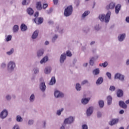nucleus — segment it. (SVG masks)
<instances>
[{
    "label": "nucleus",
    "mask_w": 129,
    "mask_h": 129,
    "mask_svg": "<svg viewBox=\"0 0 129 129\" xmlns=\"http://www.w3.org/2000/svg\"><path fill=\"white\" fill-rule=\"evenodd\" d=\"M111 15V12L110 11H109L107 12L106 15L104 14H100L99 16V19L101 22H105L106 23H108L109 22V20H110V16Z\"/></svg>",
    "instance_id": "1"
},
{
    "label": "nucleus",
    "mask_w": 129,
    "mask_h": 129,
    "mask_svg": "<svg viewBox=\"0 0 129 129\" xmlns=\"http://www.w3.org/2000/svg\"><path fill=\"white\" fill-rule=\"evenodd\" d=\"M16 62L14 60H11L8 62L7 64V69L9 72L12 73L14 72L15 69H16Z\"/></svg>",
    "instance_id": "2"
},
{
    "label": "nucleus",
    "mask_w": 129,
    "mask_h": 129,
    "mask_svg": "<svg viewBox=\"0 0 129 129\" xmlns=\"http://www.w3.org/2000/svg\"><path fill=\"white\" fill-rule=\"evenodd\" d=\"M72 12H73V8L72 7V6H68L67 8L64 9V17H70V16L72 15Z\"/></svg>",
    "instance_id": "3"
},
{
    "label": "nucleus",
    "mask_w": 129,
    "mask_h": 129,
    "mask_svg": "<svg viewBox=\"0 0 129 129\" xmlns=\"http://www.w3.org/2000/svg\"><path fill=\"white\" fill-rule=\"evenodd\" d=\"M74 120H75V117L70 116L64 120L63 123L65 124H71V123H73L74 122Z\"/></svg>",
    "instance_id": "4"
},
{
    "label": "nucleus",
    "mask_w": 129,
    "mask_h": 129,
    "mask_svg": "<svg viewBox=\"0 0 129 129\" xmlns=\"http://www.w3.org/2000/svg\"><path fill=\"white\" fill-rule=\"evenodd\" d=\"M54 95L55 98H62L64 97V93L58 90L54 91Z\"/></svg>",
    "instance_id": "5"
},
{
    "label": "nucleus",
    "mask_w": 129,
    "mask_h": 129,
    "mask_svg": "<svg viewBox=\"0 0 129 129\" xmlns=\"http://www.w3.org/2000/svg\"><path fill=\"white\" fill-rule=\"evenodd\" d=\"M115 2H111L109 5H107L106 8L107 10H114V8H115Z\"/></svg>",
    "instance_id": "6"
},
{
    "label": "nucleus",
    "mask_w": 129,
    "mask_h": 129,
    "mask_svg": "<svg viewBox=\"0 0 129 129\" xmlns=\"http://www.w3.org/2000/svg\"><path fill=\"white\" fill-rule=\"evenodd\" d=\"M8 110H3L1 113H0V118L2 119H5L7 116H8Z\"/></svg>",
    "instance_id": "7"
},
{
    "label": "nucleus",
    "mask_w": 129,
    "mask_h": 129,
    "mask_svg": "<svg viewBox=\"0 0 129 129\" xmlns=\"http://www.w3.org/2000/svg\"><path fill=\"white\" fill-rule=\"evenodd\" d=\"M114 79H119L121 81H123V80H124V76L120 73H116L114 76Z\"/></svg>",
    "instance_id": "8"
},
{
    "label": "nucleus",
    "mask_w": 129,
    "mask_h": 129,
    "mask_svg": "<svg viewBox=\"0 0 129 129\" xmlns=\"http://www.w3.org/2000/svg\"><path fill=\"white\" fill-rule=\"evenodd\" d=\"M94 108L93 107H89L87 109L86 113L87 116H90L93 113Z\"/></svg>",
    "instance_id": "9"
},
{
    "label": "nucleus",
    "mask_w": 129,
    "mask_h": 129,
    "mask_svg": "<svg viewBox=\"0 0 129 129\" xmlns=\"http://www.w3.org/2000/svg\"><path fill=\"white\" fill-rule=\"evenodd\" d=\"M66 53H63L60 55V58H59V62L60 64H63L64 62L65 61V60H66Z\"/></svg>",
    "instance_id": "10"
},
{
    "label": "nucleus",
    "mask_w": 129,
    "mask_h": 129,
    "mask_svg": "<svg viewBox=\"0 0 129 129\" xmlns=\"http://www.w3.org/2000/svg\"><path fill=\"white\" fill-rule=\"evenodd\" d=\"M91 98L87 97V98H82L81 100V103L84 105H86V104H88V102L90 101Z\"/></svg>",
    "instance_id": "11"
},
{
    "label": "nucleus",
    "mask_w": 129,
    "mask_h": 129,
    "mask_svg": "<svg viewBox=\"0 0 129 129\" xmlns=\"http://www.w3.org/2000/svg\"><path fill=\"white\" fill-rule=\"evenodd\" d=\"M39 88L42 92H44L45 90H46V89L47 88V86H46V84H45V82H41L40 83L39 85Z\"/></svg>",
    "instance_id": "12"
},
{
    "label": "nucleus",
    "mask_w": 129,
    "mask_h": 129,
    "mask_svg": "<svg viewBox=\"0 0 129 129\" xmlns=\"http://www.w3.org/2000/svg\"><path fill=\"white\" fill-rule=\"evenodd\" d=\"M124 39H125V33L121 34L118 36L119 42H123V41H124Z\"/></svg>",
    "instance_id": "13"
},
{
    "label": "nucleus",
    "mask_w": 129,
    "mask_h": 129,
    "mask_svg": "<svg viewBox=\"0 0 129 129\" xmlns=\"http://www.w3.org/2000/svg\"><path fill=\"white\" fill-rule=\"evenodd\" d=\"M34 21L35 22V24H37V25H40V24L43 23L44 20L42 18H35L34 19Z\"/></svg>",
    "instance_id": "14"
},
{
    "label": "nucleus",
    "mask_w": 129,
    "mask_h": 129,
    "mask_svg": "<svg viewBox=\"0 0 129 129\" xmlns=\"http://www.w3.org/2000/svg\"><path fill=\"white\" fill-rule=\"evenodd\" d=\"M119 119L118 118L112 119L110 122H109V124L110 125H114L118 123Z\"/></svg>",
    "instance_id": "15"
},
{
    "label": "nucleus",
    "mask_w": 129,
    "mask_h": 129,
    "mask_svg": "<svg viewBox=\"0 0 129 129\" xmlns=\"http://www.w3.org/2000/svg\"><path fill=\"white\" fill-rule=\"evenodd\" d=\"M120 9H121V5L120 4H117L116 5V6H115V13L116 15L119 14Z\"/></svg>",
    "instance_id": "16"
},
{
    "label": "nucleus",
    "mask_w": 129,
    "mask_h": 129,
    "mask_svg": "<svg viewBox=\"0 0 129 129\" xmlns=\"http://www.w3.org/2000/svg\"><path fill=\"white\" fill-rule=\"evenodd\" d=\"M52 71V68L51 67H46L44 69V73L45 74H50Z\"/></svg>",
    "instance_id": "17"
},
{
    "label": "nucleus",
    "mask_w": 129,
    "mask_h": 129,
    "mask_svg": "<svg viewBox=\"0 0 129 129\" xmlns=\"http://www.w3.org/2000/svg\"><path fill=\"white\" fill-rule=\"evenodd\" d=\"M39 35V30H35L32 34L31 38L33 40L35 39H37L38 38V36Z\"/></svg>",
    "instance_id": "18"
},
{
    "label": "nucleus",
    "mask_w": 129,
    "mask_h": 129,
    "mask_svg": "<svg viewBox=\"0 0 129 129\" xmlns=\"http://www.w3.org/2000/svg\"><path fill=\"white\" fill-rule=\"evenodd\" d=\"M49 60V57L47 56H44L42 59L40 61V63L41 64H45V63H47L48 60Z\"/></svg>",
    "instance_id": "19"
},
{
    "label": "nucleus",
    "mask_w": 129,
    "mask_h": 129,
    "mask_svg": "<svg viewBox=\"0 0 129 129\" xmlns=\"http://www.w3.org/2000/svg\"><path fill=\"white\" fill-rule=\"evenodd\" d=\"M14 53H15V48H11L10 50L6 52V54L8 56H12V55H13Z\"/></svg>",
    "instance_id": "20"
},
{
    "label": "nucleus",
    "mask_w": 129,
    "mask_h": 129,
    "mask_svg": "<svg viewBox=\"0 0 129 129\" xmlns=\"http://www.w3.org/2000/svg\"><path fill=\"white\" fill-rule=\"evenodd\" d=\"M20 29L22 32H26L28 30V27L25 24H22L21 25Z\"/></svg>",
    "instance_id": "21"
},
{
    "label": "nucleus",
    "mask_w": 129,
    "mask_h": 129,
    "mask_svg": "<svg viewBox=\"0 0 129 129\" xmlns=\"http://www.w3.org/2000/svg\"><path fill=\"white\" fill-rule=\"evenodd\" d=\"M44 54V49H40L37 52V56L38 57H42Z\"/></svg>",
    "instance_id": "22"
},
{
    "label": "nucleus",
    "mask_w": 129,
    "mask_h": 129,
    "mask_svg": "<svg viewBox=\"0 0 129 129\" xmlns=\"http://www.w3.org/2000/svg\"><path fill=\"white\" fill-rule=\"evenodd\" d=\"M36 9L38 11H41L42 10V3L41 2L36 3Z\"/></svg>",
    "instance_id": "23"
},
{
    "label": "nucleus",
    "mask_w": 129,
    "mask_h": 129,
    "mask_svg": "<svg viewBox=\"0 0 129 129\" xmlns=\"http://www.w3.org/2000/svg\"><path fill=\"white\" fill-rule=\"evenodd\" d=\"M16 121L17 122H23V120H24V119H23V117L20 115H17L16 117Z\"/></svg>",
    "instance_id": "24"
},
{
    "label": "nucleus",
    "mask_w": 129,
    "mask_h": 129,
    "mask_svg": "<svg viewBox=\"0 0 129 129\" xmlns=\"http://www.w3.org/2000/svg\"><path fill=\"white\" fill-rule=\"evenodd\" d=\"M102 82H103V78L99 77L97 80L96 83L97 85H100V84H102Z\"/></svg>",
    "instance_id": "25"
},
{
    "label": "nucleus",
    "mask_w": 129,
    "mask_h": 129,
    "mask_svg": "<svg viewBox=\"0 0 129 129\" xmlns=\"http://www.w3.org/2000/svg\"><path fill=\"white\" fill-rule=\"evenodd\" d=\"M100 70L98 68L95 69L93 71V74L95 76L99 75Z\"/></svg>",
    "instance_id": "26"
},
{
    "label": "nucleus",
    "mask_w": 129,
    "mask_h": 129,
    "mask_svg": "<svg viewBox=\"0 0 129 129\" xmlns=\"http://www.w3.org/2000/svg\"><path fill=\"white\" fill-rule=\"evenodd\" d=\"M56 83V79L54 77H52L49 83V85H54Z\"/></svg>",
    "instance_id": "27"
},
{
    "label": "nucleus",
    "mask_w": 129,
    "mask_h": 129,
    "mask_svg": "<svg viewBox=\"0 0 129 129\" xmlns=\"http://www.w3.org/2000/svg\"><path fill=\"white\" fill-rule=\"evenodd\" d=\"M119 105L120 106V107H122V108H126V105L124 103V102L122 101H120L119 102Z\"/></svg>",
    "instance_id": "28"
},
{
    "label": "nucleus",
    "mask_w": 129,
    "mask_h": 129,
    "mask_svg": "<svg viewBox=\"0 0 129 129\" xmlns=\"http://www.w3.org/2000/svg\"><path fill=\"white\" fill-rule=\"evenodd\" d=\"M56 32H58V33H60V34H62L64 33V30L63 28H61L59 27V26H57L55 28Z\"/></svg>",
    "instance_id": "29"
},
{
    "label": "nucleus",
    "mask_w": 129,
    "mask_h": 129,
    "mask_svg": "<svg viewBox=\"0 0 129 129\" xmlns=\"http://www.w3.org/2000/svg\"><path fill=\"white\" fill-rule=\"evenodd\" d=\"M90 14V11H86L84 12V13L82 15V19H84L86 17H87L88 15Z\"/></svg>",
    "instance_id": "30"
},
{
    "label": "nucleus",
    "mask_w": 129,
    "mask_h": 129,
    "mask_svg": "<svg viewBox=\"0 0 129 129\" xmlns=\"http://www.w3.org/2000/svg\"><path fill=\"white\" fill-rule=\"evenodd\" d=\"M13 31L14 33H17L19 31V25H15L13 28Z\"/></svg>",
    "instance_id": "31"
},
{
    "label": "nucleus",
    "mask_w": 129,
    "mask_h": 129,
    "mask_svg": "<svg viewBox=\"0 0 129 129\" xmlns=\"http://www.w3.org/2000/svg\"><path fill=\"white\" fill-rule=\"evenodd\" d=\"M95 60L96 59L94 57H91L89 61L90 65H91V66H93L94 65V62Z\"/></svg>",
    "instance_id": "32"
},
{
    "label": "nucleus",
    "mask_w": 129,
    "mask_h": 129,
    "mask_svg": "<svg viewBox=\"0 0 129 129\" xmlns=\"http://www.w3.org/2000/svg\"><path fill=\"white\" fill-rule=\"evenodd\" d=\"M27 13L30 16H32L34 14V10L33 9L29 8L27 9Z\"/></svg>",
    "instance_id": "33"
},
{
    "label": "nucleus",
    "mask_w": 129,
    "mask_h": 129,
    "mask_svg": "<svg viewBox=\"0 0 129 129\" xmlns=\"http://www.w3.org/2000/svg\"><path fill=\"white\" fill-rule=\"evenodd\" d=\"M76 89L77 91H80L81 90V85L79 83H77L76 84Z\"/></svg>",
    "instance_id": "34"
},
{
    "label": "nucleus",
    "mask_w": 129,
    "mask_h": 129,
    "mask_svg": "<svg viewBox=\"0 0 129 129\" xmlns=\"http://www.w3.org/2000/svg\"><path fill=\"white\" fill-rule=\"evenodd\" d=\"M107 102H108V105H110V104H111V102L112 101V98L111 97V96H108L107 97Z\"/></svg>",
    "instance_id": "35"
},
{
    "label": "nucleus",
    "mask_w": 129,
    "mask_h": 129,
    "mask_svg": "<svg viewBox=\"0 0 129 129\" xmlns=\"http://www.w3.org/2000/svg\"><path fill=\"white\" fill-rule=\"evenodd\" d=\"M117 95L118 97H121L123 95V93L121 90H118L117 92Z\"/></svg>",
    "instance_id": "36"
},
{
    "label": "nucleus",
    "mask_w": 129,
    "mask_h": 129,
    "mask_svg": "<svg viewBox=\"0 0 129 129\" xmlns=\"http://www.w3.org/2000/svg\"><path fill=\"white\" fill-rule=\"evenodd\" d=\"M63 110H64V108H61L57 110L56 111L57 115H58V116H60V115H61V113H62V112H63Z\"/></svg>",
    "instance_id": "37"
},
{
    "label": "nucleus",
    "mask_w": 129,
    "mask_h": 129,
    "mask_svg": "<svg viewBox=\"0 0 129 129\" xmlns=\"http://www.w3.org/2000/svg\"><path fill=\"white\" fill-rule=\"evenodd\" d=\"M108 65V63L107 62V61H105L104 63L99 64V66H100L101 67H103V68H105V67H107Z\"/></svg>",
    "instance_id": "38"
},
{
    "label": "nucleus",
    "mask_w": 129,
    "mask_h": 129,
    "mask_svg": "<svg viewBox=\"0 0 129 129\" xmlns=\"http://www.w3.org/2000/svg\"><path fill=\"white\" fill-rule=\"evenodd\" d=\"M33 72L34 74H38L39 72H40V70L38 69V67H35L33 68Z\"/></svg>",
    "instance_id": "39"
},
{
    "label": "nucleus",
    "mask_w": 129,
    "mask_h": 129,
    "mask_svg": "<svg viewBox=\"0 0 129 129\" xmlns=\"http://www.w3.org/2000/svg\"><path fill=\"white\" fill-rule=\"evenodd\" d=\"M12 35H8V36H6V42H10V41L12 40Z\"/></svg>",
    "instance_id": "40"
},
{
    "label": "nucleus",
    "mask_w": 129,
    "mask_h": 129,
    "mask_svg": "<svg viewBox=\"0 0 129 129\" xmlns=\"http://www.w3.org/2000/svg\"><path fill=\"white\" fill-rule=\"evenodd\" d=\"M31 0H23L22 5L23 6H26V5H29Z\"/></svg>",
    "instance_id": "41"
},
{
    "label": "nucleus",
    "mask_w": 129,
    "mask_h": 129,
    "mask_svg": "<svg viewBox=\"0 0 129 129\" xmlns=\"http://www.w3.org/2000/svg\"><path fill=\"white\" fill-rule=\"evenodd\" d=\"M29 100L30 102H34V100H35V95L32 94L30 97Z\"/></svg>",
    "instance_id": "42"
},
{
    "label": "nucleus",
    "mask_w": 129,
    "mask_h": 129,
    "mask_svg": "<svg viewBox=\"0 0 129 129\" xmlns=\"http://www.w3.org/2000/svg\"><path fill=\"white\" fill-rule=\"evenodd\" d=\"M99 105L101 108L103 107L104 106V102L103 100L99 101Z\"/></svg>",
    "instance_id": "43"
},
{
    "label": "nucleus",
    "mask_w": 129,
    "mask_h": 129,
    "mask_svg": "<svg viewBox=\"0 0 129 129\" xmlns=\"http://www.w3.org/2000/svg\"><path fill=\"white\" fill-rule=\"evenodd\" d=\"M28 125H33L34 124V120L33 119H29L28 121Z\"/></svg>",
    "instance_id": "44"
},
{
    "label": "nucleus",
    "mask_w": 129,
    "mask_h": 129,
    "mask_svg": "<svg viewBox=\"0 0 129 129\" xmlns=\"http://www.w3.org/2000/svg\"><path fill=\"white\" fill-rule=\"evenodd\" d=\"M57 39H58V35L55 34L52 37V41L54 42L56 40H57Z\"/></svg>",
    "instance_id": "45"
},
{
    "label": "nucleus",
    "mask_w": 129,
    "mask_h": 129,
    "mask_svg": "<svg viewBox=\"0 0 129 129\" xmlns=\"http://www.w3.org/2000/svg\"><path fill=\"white\" fill-rule=\"evenodd\" d=\"M106 75L108 78V79H109L110 80H111V74L110 73L107 72L106 74Z\"/></svg>",
    "instance_id": "46"
},
{
    "label": "nucleus",
    "mask_w": 129,
    "mask_h": 129,
    "mask_svg": "<svg viewBox=\"0 0 129 129\" xmlns=\"http://www.w3.org/2000/svg\"><path fill=\"white\" fill-rule=\"evenodd\" d=\"M88 84V80H84L81 82V85H85V84Z\"/></svg>",
    "instance_id": "47"
},
{
    "label": "nucleus",
    "mask_w": 129,
    "mask_h": 129,
    "mask_svg": "<svg viewBox=\"0 0 129 129\" xmlns=\"http://www.w3.org/2000/svg\"><path fill=\"white\" fill-rule=\"evenodd\" d=\"M12 129H21V128H20V125H19V124H16L13 126Z\"/></svg>",
    "instance_id": "48"
},
{
    "label": "nucleus",
    "mask_w": 129,
    "mask_h": 129,
    "mask_svg": "<svg viewBox=\"0 0 129 129\" xmlns=\"http://www.w3.org/2000/svg\"><path fill=\"white\" fill-rule=\"evenodd\" d=\"M66 54L67 56H68V57H71V56H72V53L70 51H67Z\"/></svg>",
    "instance_id": "49"
},
{
    "label": "nucleus",
    "mask_w": 129,
    "mask_h": 129,
    "mask_svg": "<svg viewBox=\"0 0 129 129\" xmlns=\"http://www.w3.org/2000/svg\"><path fill=\"white\" fill-rule=\"evenodd\" d=\"M109 90H110V91H114V90H115V87L113 86H111Z\"/></svg>",
    "instance_id": "50"
},
{
    "label": "nucleus",
    "mask_w": 129,
    "mask_h": 129,
    "mask_svg": "<svg viewBox=\"0 0 129 129\" xmlns=\"http://www.w3.org/2000/svg\"><path fill=\"white\" fill-rule=\"evenodd\" d=\"M6 98L7 100H11L12 97L10 95H7L6 96Z\"/></svg>",
    "instance_id": "51"
},
{
    "label": "nucleus",
    "mask_w": 129,
    "mask_h": 129,
    "mask_svg": "<svg viewBox=\"0 0 129 129\" xmlns=\"http://www.w3.org/2000/svg\"><path fill=\"white\" fill-rule=\"evenodd\" d=\"M47 7H48V4H43L42 9H43V10H45V9H47Z\"/></svg>",
    "instance_id": "52"
},
{
    "label": "nucleus",
    "mask_w": 129,
    "mask_h": 129,
    "mask_svg": "<svg viewBox=\"0 0 129 129\" xmlns=\"http://www.w3.org/2000/svg\"><path fill=\"white\" fill-rule=\"evenodd\" d=\"M82 129H88V126L86 124H83L82 126Z\"/></svg>",
    "instance_id": "53"
},
{
    "label": "nucleus",
    "mask_w": 129,
    "mask_h": 129,
    "mask_svg": "<svg viewBox=\"0 0 129 129\" xmlns=\"http://www.w3.org/2000/svg\"><path fill=\"white\" fill-rule=\"evenodd\" d=\"M53 2L54 5H58V0H53Z\"/></svg>",
    "instance_id": "54"
},
{
    "label": "nucleus",
    "mask_w": 129,
    "mask_h": 129,
    "mask_svg": "<svg viewBox=\"0 0 129 129\" xmlns=\"http://www.w3.org/2000/svg\"><path fill=\"white\" fill-rule=\"evenodd\" d=\"M95 30L98 31V30H99V25H96L95 26Z\"/></svg>",
    "instance_id": "55"
},
{
    "label": "nucleus",
    "mask_w": 129,
    "mask_h": 129,
    "mask_svg": "<svg viewBox=\"0 0 129 129\" xmlns=\"http://www.w3.org/2000/svg\"><path fill=\"white\" fill-rule=\"evenodd\" d=\"M42 127H43V128L46 127V122L45 121L43 122Z\"/></svg>",
    "instance_id": "56"
},
{
    "label": "nucleus",
    "mask_w": 129,
    "mask_h": 129,
    "mask_svg": "<svg viewBox=\"0 0 129 129\" xmlns=\"http://www.w3.org/2000/svg\"><path fill=\"white\" fill-rule=\"evenodd\" d=\"M97 115L98 117H100L101 116V112H98Z\"/></svg>",
    "instance_id": "57"
},
{
    "label": "nucleus",
    "mask_w": 129,
    "mask_h": 129,
    "mask_svg": "<svg viewBox=\"0 0 129 129\" xmlns=\"http://www.w3.org/2000/svg\"><path fill=\"white\" fill-rule=\"evenodd\" d=\"M125 21L126 23H129V16H127L126 17Z\"/></svg>",
    "instance_id": "58"
},
{
    "label": "nucleus",
    "mask_w": 129,
    "mask_h": 129,
    "mask_svg": "<svg viewBox=\"0 0 129 129\" xmlns=\"http://www.w3.org/2000/svg\"><path fill=\"white\" fill-rule=\"evenodd\" d=\"M38 16H39V12H36L35 13V14H34V17H38Z\"/></svg>",
    "instance_id": "59"
},
{
    "label": "nucleus",
    "mask_w": 129,
    "mask_h": 129,
    "mask_svg": "<svg viewBox=\"0 0 129 129\" xmlns=\"http://www.w3.org/2000/svg\"><path fill=\"white\" fill-rule=\"evenodd\" d=\"M124 112V111L123 110H120L119 111L120 114H123Z\"/></svg>",
    "instance_id": "60"
},
{
    "label": "nucleus",
    "mask_w": 129,
    "mask_h": 129,
    "mask_svg": "<svg viewBox=\"0 0 129 129\" xmlns=\"http://www.w3.org/2000/svg\"><path fill=\"white\" fill-rule=\"evenodd\" d=\"M87 65H88V63H87V62H86L83 64L84 67H87Z\"/></svg>",
    "instance_id": "61"
},
{
    "label": "nucleus",
    "mask_w": 129,
    "mask_h": 129,
    "mask_svg": "<svg viewBox=\"0 0 129 129\" xmlns=\"http://www.w3.org/2000/svg\"><path fill=\"white\" fill-rule=\"evenodd\" d=\"M126 65H129V59L126 60Z\"/></svg>",
    "instance_id": "62"
},
{
    "label": "nucleus",
    "mask_w": 129,
    "mask_h": 129,
    "mask_svg": "<svg viewBox=\"0 0 129 129\" xmlns=\"http://www.w3.org/2000/svg\"><path fill=\"white\" fill-rule=\"evenodd\" d=\"M2 67H6V63H2Z\"/></svg>",
    "instance_id": "63"
},
{
    "label": "nucleus",
    "mask_w": 129,
    "mask_h": 129,
    "mask_svg": "<svg viewBox=\"0 0 129 129\" xmlns=\"http://www.w3.org/2000/svg\"><path fill=\"white\" fill-rule=\"evenodd\" d=\"M60 129H65V126H64V125H62L60 126Z\"/></svg>",
    "instance_id": "64"
}]
</instances>
